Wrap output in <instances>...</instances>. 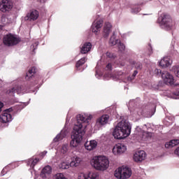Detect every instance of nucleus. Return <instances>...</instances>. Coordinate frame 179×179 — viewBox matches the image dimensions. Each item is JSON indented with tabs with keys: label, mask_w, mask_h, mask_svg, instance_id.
<instances>
[{
	"label": "nucleus",
	"mask_w": 179,
	"mask_h": 179,
	"mask_svg": "<svg viewBox=\"0 0 179 179\" xmlns=\"http://www.w3.org/2000/svg\"><path fill=\"white\" fill-rule=\"evenodd\" d=\"M93 118L92 115H78L77 116V122L74 124L73 130L71 134V141L70 145L71 148H76L80 142H82L83 135H85V129L89 124V121Z\"/></svg>",
	"instance_id": "nucleus-1"
},
{
	"label": "nucleus",
	"mask_w": 179,
	"mask_h": 179,
	"mask_svg": "<svg viewBox=\"0 0 179 179\" xmlns=\"http://www.w3.org/2000/svg\"><path fill=\"white\" fill-rule=\"evenodd\" d=\"M129 135H131V124L127 120H122L117 123L113 132L115 139H124Z\"/></svg>",
	"instance_id": "nucleus-2"
},
{
	"label": "nucleus",
	"mask_w": 179,
	"mask_h": 179,
	"mask_svg": "<svg viewBox=\"0 0 179 179\" xmlns=\"http://www.w3.org/2000/svg\"><path fill=\"white\" fill-rule=\"evenodd\" d=\"M157 23H159L160 27L164 30H173L174 28V22L169 14H161L157 19Z\"/></svg>",
	"instance_id": "nucleus-3"
},
{
	"label": "nucleus",
	"mask_w": 179,
	"mask_h": 179,
	"mask_svg": "<svg viewBox=\"0 0 179 179\" xmlns=\"http://www.w3.org/2000/svg\"><path fill=\"white\" fill-rule=\"evenodd\" d=\"M91 166L96 170L104 171L108 169L110 161L108 158L104 157H94L90 161Z\"/></svg>",
	"instance_id": "nucleus-4"
},
{
	"label": "nucleus",
	"mask_w": 179,
	"mask_h": 179,
	"mask_svg": "<svg viewBox=\"0 0 179 179\" xmlns=\"http://www.w3.org/2000/svg\"><path fill=\"white\" fill-rule=\"evenodd\" d=\"M114 176L117 179H128L132 176V170L128 166H120L115 171Z\"/></svg>",
	"instance_id": "nucleus-5"
},
{
	"label": "nucleus",
	"mask_w": 179,
	"mask_h": 179,
	"mask_svg": "<svg viewBox=\"0 0 179 179\" xmlns=\"http://www.w3.org/2000/svg\"><path fill=\"white\" fill-rule=\"evenodd\" d=\"M3 41L5 45L10 47L12 45H16V44L19 43L20 42V39L10 34L3 37Z\"/></svg>",
	"instance_id": "nucleus-6"
},
{
	"label": "nucleus",
	"mask_w": 179,
	"mask_h": 179,
	"mask_svg": "<svg viewBox=\"0 0 179 179\" xmlns=\"http://www.w3.org/2000/svg\"><path fill=\"white\" fill-rule=\"evenodd\" d=\"M6 94H9V96H15V93H17V94H23V93H29V91L26 90V87L22 85H15V87L10 88L6 90Z\"/></svg>",
	"instance_id": "nucleus-7"
},
{
	"label": "nucleus",
	"mask_w": 179,
	"mask_h": 179,
	"mask_svg": "<svg viewBox=\"0 0 179 179\" xmlns=\"http://www.w3.org/2000/svg\"><path fill=\"white\" fill-rule=\"evenodd\" d=\"M162 79L163 80L164 83L165 85H168L169 86H173L174 83H176V80L174 79V76L171 75L169 71H164L162 73Z\"/></svg>",
	"instance_id": "nucleus-8"
},
{
	"label": "nucleus",
	"mask_w": 179,
	"mask_h": 179,
	"mask_svg": "<svg viewBox=\"0 0 179 179\" xmlns=\"http://www.w3.org/2000/svg\"><path fill=\"white\" fill-rule=\"evenodd\" d=\"M108 120H110L108 115H103L96 120L95 127L99 129L101 127H104V125L108 124Z\"/></svg>",
	"instance_id": "nucleus-9"
},
{
	"label": "nucleus",
	"mask_w": 179,
	"mask_h": 179,
	"mask_svg": "<svg viewBox=\"0 0 179 179\" xmlns=\"http://www.w3.org/2000/svg\"><path fill=\"white\" fill-rule=\"evenodd\" d=\"M13 8V3L10 0H2L0 3V10L1 12H9Z\"/></svg>",
	"instance_id": "nucleus-10"
},
{
	"label": "nucleus",
	"mask_w": 179,
	"mask_h": 179,
	"mask_svg": "<svg viewBox=\"0 0 179 179\" xmlns=\"http://www.w3.org/2000/svg\"><path fill=\"white\" fill-rule=\"evenodd\" d=\"M127 150V146L122 143L116 144L113 148V153L114 155H122Z\"/></svg>",
	"instance_id": "nucleus-11"
},
{
	"label": "nucleus",
	"mask_w": 179,
	"mask_h": 179,
	"mask_svg": "<svg viewBox=\"0 0 179 179\" xmlns=\"http://www.w3.org/2000/svg\"><path fill=\"white\" fill-rule=\"evenodd\" d=\"M39 13L38 11L34 10L29 13L24 17V20H29V22H34L38 19Z\"/></svg>",
	"instance_id": "nucleus-12"
},
{
	"label": "nucleus",
	"mask_w": 179,
	"mask_h": 179,
	"mask_svg": "<svg viewBox=\"0 0 179 179\" xmlns=\"http://www.w3.org/2000/svg\"><path fill=\"white\" fill-rule=\"evenodd\" d=\"M52 173V168L50 166H45L41 171L39 176L40 178L47 179V178Z\"/></svg>",
	"instance_id": "nucleus-13"
},
{
	"label": "nucleus",
	"mask_w": 179,
	"mask_h": 179,
	"mask_svg": "<svg viewBox=\"0 0 179 179\" xmlns=\"http://www.w3.org/2000/svg\"><path fill=\"white\" fill-rule=\"evenodd\" d=\"M102 27H103L102 20H99L97 21L94 22L92 25V33L97 34V33H99V31L100 30V29H101Z\"/></svg>",
	"instance_id": "nucleus-14"
},
{
	"label": "nucleus",
	"mask_w": 179,
	"mask_h": 179,
	"mask_svg": "<svg viewBox=\"0 0 179 179\" xmlns=\"http://www.w3.org/2000/svg\"><path fill=\"white\" fill-rule=\"evenodd\" d=\"M98 175L94 172H90L88 174L81 173L78 176V179H97Z\"/></svg>",
	"instance_id": "nucleus-15"
},
{
	"label": "nucleus",
	"mask_w": 179,
	"mask_h": 179,
	"mask_svg": "<svg viewBox=\"0 0 179 179\" xmlns=\"http://www.w3.org/2000/svg\"><path fill=\"white\" fill-rule=\"evenodd\" d=\"M136 131H141L139 135L141 138V141H148V139H149V138H150L152 136V133L148 132V131H145L142 129H141V128H139V127H136Z\"/></svg>",
	"instance_id": "nucleus-16"
},
{
	"label": "nucleus",
	"mask_w": 179,
	"mask_h": 179,
	"mask_svg": "<svg viewBox=\"0 0 179 179\" xmlns=\"http://www.w3.org/2000/svg\"><path fill=\"white\" fill-rule=\"evenodd\" d=\"M111 24L110 22H106L103 27V37L107 38L111 33Z\"/></svg>",
	"instance_id": "nucleus-17"
},
{
	"label": "nucleus",
	"mask_w": 179,
	"mask_h": 179,
	"mask_svg": "<svg viewBox=\"0 0 179 179\" xmlns=\"http://www.w3.org/2000/svg\"><path fill=\"white\" fill-rule=\"evenodd\" d=\"M0 120L4 124H6V122H10V121H12V115L8 112H4L0 115Z\"/></svg>",
	"instance_id": "nucleus-18"
},
{
	"label": "nucleus",
	"mask_w": 179,
	"mask_h": 179,
	"mask_svg": "<svg viewBox=\"0 0 179 179\" xmlns=\"http://www.w3.org/2000/svg\"><path fill=\"white\" fill-rule=\"evenodd\" d=\"M85 147L87 150H93L94 149H96V148H97V141L94 140L87 141L85 143Z\"/></svg>",
	"instance_id": "nucleus-19"
},
{
	"label": "nucleus",
	"mask_w": 179,
	"mask_h": 179,
	"mask_svg": "<svg viewBox=\"0 0 179 179\" xmlns=\"http://www.w3.org/2000/svg\"><path fill=\"white\" fill-rule=\"evenodd\" d=\"M171 60L170 59V57H165L162 59H161L159 62L160 66L162 68H167L171 65Z\"/></svg>",
	"instance_id": "nucleus-20"
},
{
	"label": "nucleus",
	"mask_w": 179,
	"mask_h": 179,
	"mask_svg": "<svg viewBox=\"0 0 179 179\" xmlns=\"http://www.w3.org/2000/svg\"><path fill=\"white\" fill-rule=\"evenodd\" d=\"M90 50H92V43H85L81 47L80 52L81 54H87Z\"/></svg>",
	"instance_id": "nucleus-21"
},
{
	"label": "nucleus",
	"mask_w": 179,
	"mask_h": 179,
	"mask_svg": "<svg viewBox=\"0 0 179 179\" xmlns=\"http://www.w3.org/2000/svg\"><path fill=\"white\" fill-rule=\"evenodd\" d=\"M81 162H82L81 157H73L70 162V166L71 167H78V166H79V164H80Z\"/></svg>",
	"instance_id": "nucleus-22"
},
{
	"label": "nucleus",
	"mask_w": 179,
	"mask_h": 179,
	"mask_svg": "<svg viewBox=\"0 0 179 179\" xmlns=\"http://www.w3.org/2000/svg\"><path fill=\"white\" fill-rule=\"evenodd\" d=\"M177 145H179V139H173L166 143L165 148L166 149H170L171 148H174V146H177Z\"/></svg>",
	"instance_id": "nucleus-23"
},
{
	"label": "nucleus",
	"mask_w": 179,
	"mask_h": 179,
	"mask_svg": "<svg viewBox=\"0 0 179 179\" xmlns=\"http://www.w3.org/2000/svg\"><path fill=\"white\" fill-rule=\"evenodd\" d=\"M38 162H40V158H36V157L29 158L27 160V165L33 169V167H34V166H36V164H37Z\"/></svg>",
	"instance_id": "nucleus-24"
},
{
	"label": "nucleus",
	"mask_w": 179,
	"mask_h": 179,
	"mask_svg": "<svg viewBox=\"0 0 179 179\" xmlns=\"http://www.w3.org/2000/svg\"><path fill=\"white\" fill-rule=\"evenodd\" d=\"M66 136V131L62 130L59 134H57V136L54 138V142H58V141H62L64 137Z\"/></svg>",
	"instance_id": "nucleus-25"
},
{
	"label": "nucleus",
	"mask_w": 179,
	"mask_h": 179,
	"mask_svg": "<svg viewBox=\"0 0 179 179\" xmlns=\"http://www.w3.org/2000/svg\"><path fill=\"white\" fill-rule=\"evenodd\" d=\"M34 73H36V67H31L29 70L28 73H27L25 79H27V80H29V79H30V78H31V76H33Z\"/></svg>",
	"instance_id": "nucleus-26"
},
{
	"label": "nucleus",
	"mask_w": 179,
	"mask_h": 179,
	"mask_svg": "<svg viewBox=\"0 0 179 179\" xmlns=\"http://www.w3.org/2000/svg\"><path fill=\"white\" fill-rule=\"evenodd\" d=\"M134 157H146V152L143 150L136 151Z\"/></svg>",
	"instance_id": "nucleus-27"
},
{
	"label": "nucleus",
	"mask_w": 179,
	"mask_h": 179,
	"mask_svg": "<svg viewBox=\"0 0 179 179\" xmlns=\"http://www.w3.org/2000/svg\"><path fill=\"white\" fill-rule=\"evenodd\" d=\"M86 61H87V59H86V57H83L81 58L80 60H78L76 63V68H80V66H82V65H83V64H85L86 62Z\"/></svg>",
	"instance_id": "nucleus-28"
},
{
	"label": "nucleus",
	"mask_w": 179,
	"mask_h": 179,
	"mask_svg": "<svg viewBox=\"0 0 179 179\" xmlns=\"http://www.w3.org/2000/svg\"><path fill=\"white\" fill-rule=\"evenodd\" d=\"M118 43V40L115 39V35L113 34L112 36H110V38L109 40V44L110 45H115Z\"/></svg>",
	"instance_id": "nucleus-29"
},
{
	"label": "nucleus",
	"mask_w": 179,
	"mask_h": 179,
	"mask_svg": "<svg viewBox=\"0 0 179 179\" xmlns=\"http://www.w3.org/2000/svg\"><path fill=\"white\" fill-rule=\"evenodd\" d=\"M141 12V7L139 6H135L131 8V13L134 15H136V13H139Z\"/></svg>",
	"instance_id": "nucleus-30"
},
{
	"label": "nucleus",
	"mask_w": 179,
	"mask_h": 179,
	"mask_svg": "<svg viewBox=\"0 0 179 179\" xmlns=\"http://www.w3.org/2000/svg\"><path fill=\"white\" fill-rule=\"evenodd\" d=\"M172 72H174L176 78H179V66H173L172 67Z\"/></svg>",
	"instance_id": "nucleus-31"
},
{
	"label": "nucleus",
	"mask_w": 179,
	"mask_h": 179,
	"mask_svg": "<svg viewBox=\"0 0 179 179\" xmlns=\"http://www.w3.org/2000/svg\"><path fill=\"white\" fill-rule=\"evenodd\" d=\"M1 22H2L3 24H8L10 23V20L9 19V17H8L6 16H2Z\"/></svg>",
	"instance_id": "nucleus-32"
},
{
	"label": "nucleus",
	"mask_w": 179,
	"mask_h": 179,
	"mask_svg": "<svg viewBox=\"0 0 179 179\" xmlns=\"http://www.w3.org/2000/svg\"><path fill=\"white\" fill-rule=\"evenodd\" d=\"M61 167L62 169H63V170H67V169H69V167H71V163L62 162Z\"/></svg>",
	"instance_id": "nucleus-33"
},
{
	"label": "nucleus",
	"mask_w": 179,
	"mask_h": 179,
	"mask_svg": "<svg viewBox=\"0 0 179 179\" xmlns=\"http://www.w3.org/2000/svg\"><path fill=\"white\" fill-rule=\"evenodd\" d=\"M60 152L61 153H62V155H65V153L68 152V145L67 144L63 145L60 150Z\"/></svg>",
	"instance_id": "nucleus-34"
},
{
	"label": "nucleus",
	"mask_w": 179,
	"mask_h": 179,
	"mask_svg": "<svg viewBox=\"0 0 179 179\" xmlns=\"http://www.w3.org/2000/svg\"><path fill=\"white\" fill-rule=\"evenodd\" d=\"M145 160L143 157H133V162H135V163H137L138 164L142 163Z\"/></svg>",
	"instance_id": "nucleus-35"
},
{
	"label": "nucleus",
	"mask_w": 179,
	"mask_h": 179,
	"mask_svg": "<svg viewBox=\"0 0 179 179\" xmlns=\"http://www.w3.org/2000/svg\"><path fill=\"white\" fill-rule=\"evenodd\" d=\"M105 76L108 78H112L113 80H117V79H120V76L118 75L114 76L113 74H106Z\"/></svg>",
	"instance_id": "nucleus-36"
},
{
	"label": "nucleus",
	"mask_w": 179,
	"mask_h": 179,
	"mask_svg": "<svg viewBox=\"0 0 179 179\" xmlns=\"http://www.w3.org/2000/svg\"><path fill=\"white\" fill-rule=\"evenodd\" d=\"M55 179H67L62 173H57L55 176Z\"/></svg>",
	"instance_id": "nucleus-37"
},
{
	"label": "nucleus",
	"mask_w": 179,
	"mask_h": 179,
	"mask_svg": "<svg viewBox=\"0 0 179 179\" xmlns=\"http://www.w3.org/2000/svg\"><path fill=\"white\" fill-rule=\"evenodd\" d=\"M118 48L121 52L125 51V45L121 42H120L118 44Z\"/></svg>",
	"instance_id": "nucleus-38"
},
{
	"label": "nucleus",
	"mask_w": 179,
	"mask_h": 179,
	"mask_svg": "<svg viewBox=\"0 0 179 179\" xmlns=\"http://www.w3.org/2000/svg\"><path fill=\"white\" fill-rule=\"evenodd\" d=\"M9 169H10L9 166L3 168V170L1 171V176H5V174H6V173H8V171L9 170Z\"/></svg>",
	"instance_id": "nucleus-39"
},
{
	"label": "nucleus",
	"mask_w": 179,
	"mask_h": 179,
	"mask_svg": "<svg viewBox=\"0 0 179 179\" xmlns=\"http://www.w3.org/2000/svg\"><path fill=\"white\" fill-rule=\"evenodd\" d=\"M106 57H107L108 58H111V59L115 58V55H114V54H113V53H111V52H107L106 53Z\"/></svg>",
	"instance_id": "nucleus-40"
},
{
	"label": "nucleus",
	"mask_w": 179,
	"mask_h": 179,
	"mask_svg": "<svg viewBox=\"0 0 179 179\" xmlns=\"http://www.w3.org/2000/svg\"><path fill=\"white\" fill-rule=\"evenodd\" d=\"M154 73H155V75H161L162 76V73H163V71H162V70L156 69L154 71Z\"/></svg>",
	"instance_id": "nucleus-41"
},
{
	"label": "nucleus",
	"mask_w": 179,
	"mask_h": 179,
	"mask_svg": "<svg viewBox=\"0 0 179 179\" xmlns=\"http://www.w3.org/2000/svg\"><path fill=\"white\" fill-rule=\"evenodd\" d=\"M153 54V51L152 50V46L150 45L148 48V55H152Z\"/></svg>",
	"instance_id": "nucleus-42"
},
{
	"label": "nucleus",
	"mask_w": 179,
	"mask_h": 179,
	"mask_svg": "<svg viewBox=\"0 0 179 179\" xmlns=\"http://www.w3.org/2000/svg\"><path fill=\"white\" fill-rule=\"evenodd\" d=\"M135 67L136 68V69H142V64L136 63L135 64Z\"/></svg>",
	"instance_id": "nucleus-43"
},
{
	"label": "nucleus",
	"mask_w": 179,
	"mask_h": 179,
	"mask_svg": "<svg viewBox=\"0 0 179 179\" xmlns=\"http://www.w3.org/2000/svg\"><path fill=\"white\" fill-rule=\"evenodd\" d=\"M38 45V43H35L34 45H31V48L34 51L36 48H37V46Z\"/></svg>",
	"instance_id": "nucleus-44"
},
{
	"label": "nucleus",
	"mask_w": 179,
	"mask_h": 179,
	"mask_svg": "<svg viewBox=\"0 0 179 179\" xmlns=\"http://www.w3.org/2000/svg\"><path fill=\"white\" fill-rule=\"evenodd\" d=\"M113 66H111V64H108L106 66V71H111Z\"/></svg>",
	"instance_id": "nucleus-45"
},
{
	"label": "nucleus",
	"mask_w": 179,
	"mask_h": 179,
	"mask_svg": "<svg viewBox=\"0 0 179 179\" xmlns=\"http://www.w3.org/2000/svg\"><path fill=\"white\" fill-rule=\"evenodd\" d=\"M175 155H176V156H179V147H178L176 150H175Z\"/></svg>",
	"instance_id": "nucleus-46"
},
{
	"label": "nucleus",
	"mask_w": 179,
	"mask_h": 179,
	"mask_svg": "<svg viewBox=\"0 0 179 179\" xmlns=\"http://www.w3.org/2000/svg\"><path fill=\"white\" fill-rule=\"evenodd\" d=\"M3 108V103L0 101V113L2 112V108Z\"/></svg>",
	"instance_id": "nucleus-47"
},
{
	"label": "nucleus",
	"mask_w": 179,
	"mask_h": 179,
	"mask_svg": "<svg viewBox=\"0 0 179 179\" xmlns=\"http://www.w3.org/2000/svg\"><path fill=\"white\" fill-rule=\"evenodd\" d=\"M45 155H47V151H44L43 152L41 153V156L42 157H44V156H45Z\"/></svg>",
	"instance_id": "nucleus-48"
},
{
	"label": "nucleus",
	"mask_w": 179,
	"mask_h": 179,
	"mask_svg": "<svg viewBox=\"0 0 179 179\" xmlns=\"http://www.w3.org/2000/svg\"><path fill=\"white\" fill-rule=\"evenodd\" d=\"M136 75H138V71H134V72L133 73V76L135 77V76H136Z\"/></svg>",
	"instance_id": "nucleus-49"
},
{
	"label": "nucleus",
	"mask_w": 179,
	"mask_h": 179,
	"mask_svg": "<svg viewBox=\"0 0 179 179\" xmlns=\"http://www.w3.org/2000/svg\"><path fill=\"white\" fill-rule=\"evenodd\" d=\"M173 94L175 95V96H179V91H177L176 92H174L173 93Z\"/></svg>",
	"instance_id": "nucleus-50"
},
{
	"label": "nucleus",
	"mask_w": 179,
	"mask_h": 179,
	"mask_svg": "<svg viewBox=\"0 0 179 179\" xmlns=\"http://www.w3.org/2000/svg\"><path fill=\"white\" fill-rule=\"evenodd\" d=\"M34 179H40V178H38V176H36V177L34 178Z\"/></svg>",
	"instance_id": "nucleus-51"
},
{
	"label": "nucleus",
	"mask_w": 179,
	"mask_h": 179,
	"mask_svg": "<svg viewBox=\"0 0 179 179\" xmlns=\"http://www.w3.org/2000/svg\"><path fill=\"white\" fill-rule=\"evenodd\" d=\"M175 86H179V83L175 84Z\"/></svg>",
	"instance_id": "nucleus-52"
},
{
	"label": "nucleus",
	"mask_w": 179,
	"mask_h": 179,
	"mask_svg": "<svg viewBox=\"0 0 179 179\" xmlns=\"http://www.w3.org/2000/svg\"><path fill=\"white\" fill-rule=\"evenodd\" d=\"M96 157H103V156H96Z\"/></svg>",
	"instance_id": "nucleus-53"
},
{
	"label": "nucleus",
	"mask_w": 179,
	"mask_h": 179,
	"mask_svg": "<svg viewBox=\"0 0 179 179\" xmlns=\"http://www.w3.org/2000/svg\"><path fill=\"white\" fill-rule=\"evenodd\" d=\"M145 127H146V124H144V127H143V128H145Z\"/></svg>",
	"instance_id": "nucleus-54"
},
{
	"label": "nucleus",
	"mask_w": 179,
	"mask_h": 179,
	"mask_svg": "<svg viewBox=\"0 0 179 179\" xmlns=\"http://www.w3.org/2000/svg\"><path fill=\"white\" fill-rule=\"evenodd\" d=\"M141 113H138V115H141Z\"/></svg>",
	"instance_id": "nucleus-55"
},
{
	"label": "nucleus",
	"mask_w": 179,
	"mask_h": 179,
	"mask_svg": "<svg viewBox=\"0 0 179 179\" xmlns=\"http://www.w3.org/2000/svg\"><path fill=\"white\" fill-rule=\"evenodd\" d=\"M129 104H131V101L129 102Z\"/></svg>",
	"instance_id": "nucleus-56"
}]
</instances>
